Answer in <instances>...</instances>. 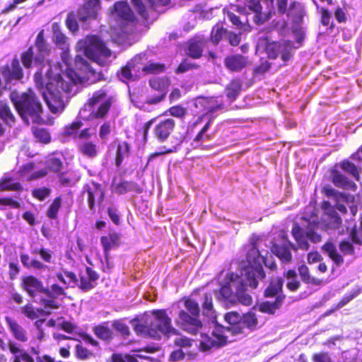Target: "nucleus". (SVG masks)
I'll use <instances>...</instances> for the list:
<instances>
[{
  "label": "nucleus",
  "instance_id": "f257e3e1",
  "mask_svg": "<svg viewBox=\"0 0 362 362\" xmlns=\"http://www.w3.org/2000/svg\"><path fill=\"white\" fill-rule=\"evenodd\" d=\"M35 47L38 53L35 57L32 47L22 54L23 64L27 69H30L33 64L39 67L34 76L35 84L39 88L45 87L42 95L50 111L54 114L61 113L65 107L67 94L71 93V84L62 75L59 64L52 65L45 62L49 49L43 37V31L37 35Z\"/></svg>",
  "mask_w": 362,
  "mask_h": 362
},
{
  "label": "nucleus",
  "instance_id": "f03ea898",
  "mask_svg": "<svg viewBox=\"0 0 362 362\" xmlns=\"http://www.w3.org/2000/svg\"><path fill=\"white\" fill-rule=\"evenodd\" d=\"M53 37L55 43L63 50L62 59L66 66L63 77L71 84V88L78 83L90 84L104 79L103 72L91 67L86 59L88 58L101 66H106L111 62L112 52L99 37L90 36L78 42L76 47L78 54L74 60L76 71L71 68L65 35L62 33H57Z\"/></svg>",
  "mask_w": 362,
  "mask_h": 362
},
{
  "label": "nucleus",
  "instance_id": "7ed1b4c3",
  "mask_svg": "<svg viewBox=\"0 0 362 362\" xmlns=\"http://www.w3.org/2000/svg\"><path fill=\"white\" fill-rule=\"evenodd\" d=\"M267 251L259 250L253 244L247 254L248 265L239 273L227 274L219 291L215 292L217 300L225 307L229 308L238 303L250 305L252 303L250 291L257 287L259 280L265 277L262 264L265 262Z\"/></svg>",
  "mask_w": 362,
  "mask_h": 362
},
{
  "label": "nucleus",
  "instance_id": "20e7f679",
  "mask_svg": "<svg viewBox=\"0 0 362 362\" xmlns=\"http://www.w3.org/2000/svg\"><path fill=\"white\" fill-rule=\"evenodd\" d=\"M239 4L230 7L226 16L236 26H240L244 21L248 22L249 16L253 21L261 25L271 18L272 13L286 16L291 15V6L288 8L287 0H238Z\"/></svg>",
  "mask_w": 362,
  "mask_h": 362
},
{
  "label": "nucleus",
  "instance_id": "39448f33",
  "mask_svg": "<svg viewBox=\"0 0 362 362\" xmlns=\"http://www.w3.org/2000/svg\"><path fill=\"white\" fill-rule=\"evenodd\" d=\"M134 330L137 334L160 339L162 336L170 337L177 334L172 326L171 318L166 310H153L151 315L144 317L139 322H133Z\"/></svg>",
  "mask_w": 362,
  "mask_h": 362
},
{
  "label": "nucleus",
  "instance_id": "423d86ee",
  "mask_svg": "<svg viewBox=\"0 0 362 362\" xmlns=\"http://www.w3.org/2000/svg\"><path fill=\"white\" fill-rule=\"evenodd\" d=\"M224 317L230 327H226L216 323L210 334H202L199 345L201 351H210L212 349L223 346L228 341H230L229 338L231 336L238 334H235L233 329L236 325L240 324L241 315L238 312L232 311L226 313Z\"/></svg>",
  "mask_w": 362,
  "mask_h": 362
},
{
  "label": "nucleus",
  "instance_id": "0eeeda50",
  "mask_svg": "<svg viewBox=\"0 0 362 362\" xmlns=\"http://www.w3.org/2000/svg\"><path fill=\"white\" fill-rule=\"evenodd\" d=\"M10 99L27 125L44 122L42 105L34 91L30 89L27 92L14 90L11 92Z\"/></svg>",
  "mask_w": 362,
  "mask_h": 362
},
{
  "label": "nucleus",
  "instance_id": "6e6552de",
  "mask_svg": "<svg viewBox=\"0 0 362 362\" xmlns=\"http://www.w3.org/2000/svg\"><path fill=\"white\" fill-rule=\"evenodd\" d=\"M177 325L189 334L194 335L199 332L202 337V334L204 333L202 332L203 324L200 320L198 303L191 298L183 299L177 303Z\"/></svg>",
  "mask_w": 362,
  "mask_h": 362
},
{
  "label": "nucleus",
  "instance_id": "1a4fd4ad",
  "mask_svg": "<svg viewBox=\"0 0 362 362\" xmlns=\"http://www.w3.org/2000/svg\"><path fill=\"white\" fill-rule=\"evenodd\" d=\"M146 54L141 53L136 55L127 64L121 69L118 74L119 78L124 82L134 81L141 75L156 74L165 71L163 64L151 62L146 64Z\"/></svg>",
  "mask_w": 362,
  "mask_h": 362
},
{
  "label": "nucleus",
  "instance_id": "9d476101",
  "mask_svg": "<svg viewBox=\"0 0 362 362\" xmlns=\"http://www.w3.org/2000/svg\"><path fill=\"white\" fill-rule=\"evenodd\" d=\"M297 45L291 40H281L279 42H269L267 38L259 40V45L265 47L268 57L270 59H276L280 57L284 62H288L292 57L294 49L298 48L304 40L305 33L302 28H296L293 31Z\"/></svg>",
  "mask_w": 362,
  "mask_h": 362
},
{
  "label": "nucleus",
  "instance_id": "9b49d317",
  "mask_svg": "<svg viewBox=\"0 0 362 362\" xmlns=\"http://www.w3.org/2000/svg\"><path fill=\"white\" fill-rule=\"evenodd\" d=\"M283 284L284 280L281 278H275L271 280L269 286L265 290V296L276 297L274 301L267 300L259 304L258 308L261 313L273 315L281 307L284 299V296L281 293Z\"/></svg>",
  "mask_w": 362,
  "mask_h": 362
},
{
  "label": "nucleus",
  "instance_id": "f8f14e48",
  "mask_svg": "<svg viewBox=\"0 0 362 362\" xmlns=\"http://www.w3.org/2000/svg\"><path fill=\"white\" fill-rule=\"evenodd\" d=\"M112 105V98L108 96L105 90L95 92L88 102L84 105L80 112L82 115L86 111L95 118H103L109 111Z\"/></svg>",
  "mask_w": 362,
  "mask_h": 362
},
{
  "label": "nucleus",
  "instance_id": "ddd939ff",
  "mask_svg": "<svg viewBox=\"0 0 362 362\" xmlns=\"http://www.w3.org/2000/svg\"><path fill=\"white\" fill-rule=\"evenodd\" d=\"M324 214L322 216V226L326 230L336 229L338 233L341 234L343 229L340 230L341 219L338 216L336 209L344 214L346 212V207L344 204L337 203L334 206L330 205L329 202H325L323 204Z\"/></svg>",
  "mask_w": 362,
  "mask_h": 362
},
{
  "label": "nucleus",
  "instance_id": "4468645a",
  "mask_svg": "<svg viewBox=\"0 0 362 362\" xmlns=\"http://www.w3.org/2000/svg\"><path fill=\"white\" fill-rule=\"evenodd\" d=\"M113 16L122 33H128L132 31L135 16L126 2L119 1L115 4Z\"/></svg>",
  "mask_w": 362,
  "mask_h": 362
},
{
  "label": "nucleus",
  "instance_id": "2eb2a0df",
  "mask_svg": "<svg viewBox=\"0 0 362 362\" xmlns=\"http://www.w3.org/2000/svg\"><path fill=\"white\" fill-rule=\"evenodd\" d=\"M292 235L298 244V247L303 250H308L309 243H317L322 240L321 235L317 233L314 226H309L307 229L301 228L298 224L294 223L292 228Z\"/></svg>",
  "mask_w": 362,
  "mask_h": 362
},
{
  "label": "nucleus",
  "instance_id": "dca6fc26",
  "mask_svg": "<svg viewBox=\"0 0 362 362\" xmlns=\"http://www.w3.org/2000/svg\"><path fill=\"white\" fill-rule=\"evenodd\" d=\"M149 85L152 89L158 91V94L149 96L146 102L149 104H157L165 98L170 81L166 77H153L149 81Z\"/></svg>",
  "mask_w": 362,
  "mask_h": 362
},
{
  "label": "nucleus",
  "instance_id": "f3484780",
  "mask_svg": "<svg viewBox=\"0 0 362 362\" xmlns=\"http://www.w3.org/2000/svg\"><path fill=\"white\" fill-rule=\"evenodd\" d=\"M259 320L257 314L253 311H250L241 315V320L239 325L234 327L235 334H246L259 327Z\"/></svg>",
  "mask_w": 362,
  "mask_h": 362
},
{
  "label": "nucleus",
  "instance_id": "a211bd4d",
  "mask_svg": "<svg viewBox=\"0 0 362 362\" xmlns=\"http://www.w3.org/2000/svg\"><path fill=\"white\" fill-rule=\"evenodd\" d=\"M291 250H296L297 247L284 236L282 237L280 243H274L272 247V252L277 256L283 263H289L291 261Z\"/></svg>",
  "mask_w": 362,
  "mask_h": 362
},
{
  "label": "nucleus",
  "instance_id": "6ab92c4d",
  "mask_svg": "<svg viewBox=\"0 0 362 362\" xmlns=\"http://www.w3.org/2000/svg\"><path fill=\"white\" fill-rule=\"evenodd\" d=\"M351 159L355 163L344 160L341 163V167L344 172L349 173L354 178L358 180L359 177L358 172L362 169V146L361 149L353 154Z\"/></svg>",
  "mask_w": 362,
  "mask_h": 362
},
{
  "label": "nucleus",
  "instance_id": "aec40b11",
  "mask_svg": "<svg viewBox=\"0 0 362 362\" xmlns=\"http://www.w3.org/2000/svg\"><path fill=\"white\" fill-rule=\"evenodd\" d=\"M196 112L206 111L207 113H213L222 107L217 100L214 98H205L199 96L193 101Z\"/></svg>",
  "mask_w": 362,
  "mask_h": 362
},
{
  "label": "nucleus",
  "instance_id": "412c9836",
  "mask_svg": "<svg viewBox=\"0 0 362 362\" xmlns=\"http://www.w3.org/2000/svg\"><path fill=\"white\" fill-rule=\"evenodd\" d=\"M84 190L88 194V206L91 210H94L95 203H101L103 201V189L101 185L92 182L85 186Z\"/></svg>",
  "mask_w": 362,
  "mask_h": 362
},
{
  "label": "nucleus",
  "instance_id": "4be33fe9",
  "mask_svg": "<svg viewBox=\"0 0 362 362\" xmlns=\"http://www.w3.org/2000/svg\"><path fill=\"white\" fill-rule=\"evenodd\" d=\"M5 322L8 326L9 332L15 339L23 343L28 341L29 337L27 330L15 319L6 316L5 317Z\"/></svg>",
  "mask_w": 362,
  "mask_h": 362
},
{
  "label": "nucleus",
  "instance_id": "5701e85b",
  "mask_svg": "<svg viewBox=\"0 0 362 362\" xmlns=\"http://www.w3.org/2000/svg\"><path fill=\"white\" fill-rule=\"evenodd\" d=\"M175 127V121L173 119H166L157 124L153 129L155 137L160 142L167 140Z\"/></svg>",
  "mask_w": 362,
  "mask_h": 362
},
{
  "label": "nucleus",
  "instance_id": "b1692460",
  "mask_svg": "<svg viewBox=\"0 0 362 362\" xmlns=\"http://www.w3.org/2000/svg\"><path fill=\"white\" fill-rule=\"evenodd\" d=\"M23 286L24 290L33 298H35L38 294L45 295V288H44L42 283L33 276L25 277L23 279Z\"/></svg>",
  "mask_w": 362,
  "mask_h": 362
},
{
  "label": "nucleus",
  "instance_id": "393cba45",
  "mask_svg": "<svg viewBox=\"0 0 362 362\" xmlns=\"http://www.w3.org/2000/svg\"><path fill=\"white\" fill-rule=\"evenodd\" d=\"M99 0H88L78 11V18L80 21H86L90 18H95L100 9Z\"/></svg>",
  "mask_w": 362,
  "mask_h": 362
},
{
  "label": "nucleus",
  "instance_id": "a878e982",
  "mask_svg": "<svg viewBox=\"0 0 362 362\" xmlns=\"http://www.w3.org/2000/svg\"><path fill=\"white\" fill-rule=\"evenodd\" d=\"M1 74L6 83L12 82L13 80L16 81L22 78L23 70L20 66L19 61L14 59L11 62V66H6L2 68Z\"/></svg>",
  "mask_w": 362,
  "mask_h": 362
},
{
  "label": "nucleus",
  "instance_id": "bb28decb",
  "mask_svg": "<svg viewBox=\"0 0 362 362\" xmlns=\"http://www.w3.org/2000/svg\"><path fill=\"white\" fill-rule=\"evenodd\" d=\"M8 349L12 354L11 360L13 362H35V358L22 349L21 345L16 342L10 341Z\"/></svg>",
  "mask_w": 362,
  "mask_h": 362
},
{
  "label": "nucleus",
  "instance_id": "cd10ccee",
  "mask_svg": "<svg viewBox=\"0 0 362 362\" xmlns=\"http://www.w3.org/2000/svg\"><path fill=\"white\" fill-rule=\"evenodd\" d=\"M134 8L136 9L138 13L146 21H148L151 18V15H153L154 11H157L159 12L158 7L160 6H167L170 4L169 2L165 4H153L150 2L149 0H147L148 4L151 5L149 7H147L141 0H131Z\"/></svg>",
  "mask_w": 362,
  "mask_h": 362
},
{
  "label": "nucleus",
  "instance_id": "c85d7f7f",
  "mask_svg": "<svg viewBox=\"0 0 362 362\" xmlns=\"http://www.w3.org/2000/svg\"><path fill=\"white\" fill-rule=\"evenodd\" d=\"M114 191L119 194H124L127 192H134L140 194L143 192L142 188L134 182L122 181L114 185Z\"/></svg>",
  "mask_w": 362,
  "mask_h": 362
},
{
  "label": "nucleus",
  "instance_id": "c756f323",
  "mask_svg": "<svg viewBox=\"0 0 362 362\" xmlns=\"http://www.w3.org/2000/svg\"><path fill=\"white\" fill-rule=\"evenodd\" d=\"M332 182L338 187L355 190L356 184L338 170L332 172Z\"/></svg>",
  "mask_w": 362,
  "mask_h": 362
},
{
  "label": "nucleus",
  "instance_id": "7c9ffc66",
  "mask_svg": "<svg viewBox=\"0 0 362 362\" xmlns=\"http://www.w3.org/2000/svg\"><path fill=\"white\" fill-rule=\"evenodd\" d=\"M120 235L116 232H110L107 235L100 238V243L103 245L104 252L107 253L119 244Z\"/></svg>",
  "mask_w": 362,
  "mask_h": 362
},
{
  "label": "nucleus",
  "instance_id": "2f4dec72",
  "mask_svg": "<svg viewBox=\"0 0 362 362\" xmlns=\"http://www.w3.org/2000/svg\"><path fill=\"white\" fill-rule=\"evenodd\" d=\"M247 63V58L240 54L228 57L225 60L226 67L233 71H240Z\"/></svg>",
  "mask_w": 362,
  "mask_h": 362
},
{
  "label": "nucleus",
  "instance_id": "473e14b6",
  "mask_svg": "<svg viewBox=\"0 0 362 362\" xmlns=\"http://www.w3.org/2000/svg\"><path fill=\"white\" fill-rule=\"evenodd\" d=\"M0 118L7 125L11 127L14 124L16 119L11 111L8 104L2 100H0Z\"/></svg>",
  "mask_w": 362,
  "mask_h": 362
},
{
  "label": "nucleus",
  "instance_id": "72a5a7b5",
  "mask_svg": "<svg viewBox=\"0 0 362 362\" xmlns=\"http://www.w3.org/2000/svg\"><path fill=\"white\" fill-rule=\"evenodd\" d=\"M62 158L63 156L59 153L48 156L46 160V168L52 172L59 173L63 167Z\"/></svg>",
  "mask_w": 362,
  "mask_h": 362
},
{
  "label": "nucleus",
  "instance_id": "f704fd0d",
  "mask_svg": "<svg viewBox=\"0 0 362 362\" xmlns=\"http://www.w3.org/2000/svg\"><path fill=\"white\" fill-rule=\"evenodd\" d=\"M346 230L349 232V237L340 242L339 247L344 255H352L354 254L355 245H357V244L352 240L350 235L351 230H349V227L346 228ZM358 246L359 245H358Z\"/></svg>",
  "mask_w": 362,
  "mask_h": 362
},
{
  "label": "nucleus",
  "instance_id": "c9c22d12",
  "mask_svg": "<svg viewBox=\"0 0 362 362\" xmlns=\"http://www.w3.org/2000/svg\"><path fill=\"white\" fill-rule=\"evenodd\" d=\"M81 153L88 158H93L98 155V146L90 141H84L79 147Z\"/></svg>",
  "mask_w": 362,
  "mask_h": 362
},
{
  "label": "nucleus",
  "instance_id": "e433bc0d",
  "mask_svg": "<svg viewBox=\"0 0 362 362\" xmlns=\"http://www.w3.org/2000/svg\"><path fill=\"white\" fill-rule=\"evenodd\" d=\"M202 312L203 315L208 317L214 318L215 317L211 293H206L204 295L202 302Z\"/></svg>",
  "mask_w": 362,
  "mask_h": 362
},
{
  "label": "nucleus",
  "instance_id": "4c0bfd02",
  "mask_svg": "<svg viewBox=\"0 0 362 362\" xmlns=\"http://www.w3.org/2000/svg\"><path fill=\"white\" fill-rule=\"evenodd\" d=\"M204 45V40L203 39L191 41L188 47L189 55L193 58L200 57L202 54Z\"/></svg>",
  "mask_w": 362,
  "mask_h": 362
},
{
  "label": "nucleus",
  "instance_id": "58836bf2",
  "mask_svg": "<svg viewBox=\"0 0 362 362\" xmlns=\"http://www.w3.org/2000/svg\"><path fill=\"white\" fill-rule=\"evenodd\" d=\"M323 250L328 256L337 264L341 265L344 262L341 255L337 252L335 245L332 243H327L323 246Z\"/></svg>",
  "mask_w": 362,
  "mask_h": 362
},
{
  "label": "nucleus",
  "instance_id": "ea45409f",
  "mask_svg": "<svg viewBox=\"0 0 362 362\" xmlns=\"http://www.w3.org/2000/svg\"><path fill=\"white\" fill-rule=\"evenodd\" d=\"M58 180L62 187H72L78 180V177L73 172H65L58 176Z\"/></svg>",
  "mask_w": 362,
  "mask_h": 362
},
{
  "label": "nucleus",
  "instance_id": "a19ab883",
  "mask_svg": "<svg viewBox=\"0 0 362 362\" xmlns=\"http://www.w3.org/2000/svg\"><path fill=\"white\" fill-rule=\"evenodd\" d=\"M298 272L301 280L305 284L318 286L322 283L321 280L310 275L308 267L304 264L298 267Z\"/></svg>",
  "mask_w": 362,
  "mask_h": 362
},
{
  "label": "nucleus",
  "instance_id": "79ce46f5",
  "mask_svg": "<svg viewBox=\"0 0 362 362\" xmlns=\"http://www.w3.org/2000/svg\"><path fill=\"white\" fill-rule=\"evenodd\" d=\"M287 279L286 287L291 291H296L300 285V281L298 280V276L296 271L290 269L286 273Z\"/></svg>",
  "mask_w": 362,
  "mask_h": 362
},
{
  "label": "nucleus",
  "instance_id": "37998d69",
  "mask_svg": "<svg viewBox=\"0 0 362 362\" xmlns=\"http://www.w3.org/2000/svg\"><path fill=\"white\" fill-rule=\"evenodd\" d=\"M22 189L21 185L11 177H4L0 182L1 190L18 191Z\"/></svg>",
  "mask_w": 362,
  "mask_h": 362
},
{
  "label": "nucleus",
  "instance_id": "c03bdc74",
  "mask_svg": "<svg viewBox=\"0 0 362 362\" xmlns=\"http://www.w3.org/2000/svg\"><path fill=\"white\" fill-rule=\"evenodd\" d=\"M114 127V123L107 121L105 122L100 127L99 129V137L103 142H106L110 137V135Z\"/></svg>",
  "mask_w": 362,
  "mask_h": 362
},
{
  "label": "nucleus",
  "instance_id": "a18cd8bd",
  "mask_svg": "<svg viewBox=\"0 0 362 362\" xmlns=\"http://www.w3.org/2000/svg\"><path fill=\"white\" fill-rule=\"evenodd\" d=\"M129 146L127 142H122L117 146V156H116V165L119 166L124 158L129 155Z\"/></svg>",
  "mask_w": 362,
  "mask_h": 362
},
{
  "label": "nucleus",
  "instance_id": "49530a36",
  "mask_svg": "<svg viewBox=\"0 0 362 362\" xmlns=\"http://www.w3.org/2000/svg\"><path fill=\"white\" fill-rule=\"evenodd\" d=\"M242 85L239 81H233L226 89V95L231 100H234L239 95Z\"/></svg>",
  "mask_w": 362,
  "mask_h": 362
},
{
  "label": "nucleus",
  "instance_id": "de8ad7c7",
  "mask_svg": "<svg viewBox=\"0 0 362 362\" xmlns=\"http://www.w3.org/2000/svg\"><path fill=\"white\" fill-rule=\"evenodd\" d=\"M95 334L103 340H108L112 338V331L104 325L96 326L94 328Z\"/></svg>",
  "mask_w": 362,
  "mask_h": 362
},
{
  "label": "nucleus",
  "instance_id": "09e8293b",
  "mask_svg": "<svg viewBox=\"0 0 362 362\" xmlns=\"http://www.w3.org/2000/svg\"><path fill=\"white\" fill-rule=\"evenodd\" d=\"M223 37H226V30H224L222 27H220L218 25L214 26L211 33V40L213 42V44H218Z\"/></svg>",
  "mask_w": 362,
  "mask_h": 362
},
{
  "label": "nucleus",
  "instance_id": "8fccbe9b",
  "mask_svg": "<svg viewBox=\"0 0 362 362\" xmlns=\"http://www.w3.org/2000/svg\"><path fill=\"white\" fill-rule=\"evenodd\" d=\"M42 310L35 309L31 304L21 308V313L30 320H35L40 317Z\"/></svg>",
  "mask_w": 362,
  "mask_h": 362
},
{
  "label": "nucleus",
  "instance_id": "3c124183",
  "mask_svg": "<svg viewBox=\"0 0 362 362\" xmlns=\"http://www.w3.org/2000/svg\"><path fill=\"white\" fill-rule=\"evenodd\" d=\"M64 294V289L56 284H52L49 288H45V295L48 298H56Z\"/></svg>",
  "mask_w": 362,
  "mask_h": 362
},
{
  "label": "nucleus",
  "instance_id": "603ef678",
  "mask_svg": "<svg viewBox=\"0 0 362 362\" xmlns=\"http://www.w3.org/2000/svg\"><path fill=\"white\" fill-rule=\"evenodd\" d=\"M61 206V199L59 197L56 198L52 204L49 207L47 215L50 218H56L57 217L58 211Z\"/></svg>",
  "mask_w": 362,
  "mask_h": 362
},
{
  "label": "nucleus",
  "instance_id": "864d4df0",
  "mask_svg": "<svg viewBox=\"0 0 362 362\" xmlns=\"http://www.w3.org/2000/svg\"><path fill=\"white\" fill-rule=\"evenodd\" d=\"M350 235L354 243L358 245H362V218L361 221V227L354 226L350 231Z\"/></svg>",
  "mask_w": 362,
  "mask_h": 362
},
{
  "label": "nucleus",
  "instance_id": "5fc2aeb1",
  "mask_svg": "<svg viewBox=\"0 0 362 362\" xmlns=\"http://www.w3.org/2000/svg\"><path fill=\"white\" fill-rule=\"evenodd\" d=\"M211 119H210L209 121L204 125V127L202 128V129L197 135L194 141L202 142L204 141H209L211 139V136L210 135L206 134V132L208 131V129L211 125Z\"/></svg>",
  "mask_w": 362,
  "mask_h": 362
},
{
  "label": "nucleus",
  "instance_id": "6e6d98bb",
  "mask_svg": "<svg viewBox=\"0 0 362 362\" xmlns=\"http://www.w3.org/2000/svg\"><path fill=\"white\" fill-rule=\"evenodd\" d=\"M112 327L124 337L129 336L130 334L128 326L121 320L114 321L112 322Z\"/></svg>",
  "mask_w": 362,
  "mask_h": 362
},
{
  "label": "nucleus",
  "instance_id": "4d7b16f0",
  "mask_svg": "<svg viewBox=\"0 0 362 362\" xmlns=\"http://www.w3.org/2000/svg\"><path fill=\"white\" fill-rule=\"evenodd\" d=\"M79 288L83 291H88L95 287L93 284L86 276V274L81 276Z\"/></svg>",
  "mask_w": 362,
  "mask_h": 362
},
{
  "label": "nucleus",
  "instance_id": "13d9d810",
  "mask_svg": "<svg viewBox=\"0 0 362 362\" xmlns=\"http://www.w3.org/2000/svg\"><path fill=\"white\" fill-rule=\"evenodd\" d=\"M76 352L78 358L81 359H87L93 356V354L83 347L81 344L76 346Z\"/></svg>",
  "mask_w": 362,
  "mask_h": 362
},
{
  "label": "nucleus",
  "instance_id": "bf43d9fd",
  "mask_svg": "<svg viewBox=\"0 0 362 362\" xmlns=\"http://www.w3.org/2000/svg\"><path fill=\"white\" fill-rule=\"evenodd\" d=\"M50 192V189L42 187L37 189H35L33 191V195L34 197L38 199L40 201H42L49 195Z\"/></svg>",
  "mask_w": 362,
  "mask_h": 362
},
{
  "label": "nucleus",
  "instance_id": "052dcab7",
  "mask_svg": "<svg viewBox=\"0 0 362 362\" xmlns=\"http://www.w3.org/2000/svg\"><path fill=\"white\" fill-rule=\"evenodd\" d=\"M30 356L35 357L36 362H54L50 357L48 356H39V351L37 349L32 347L29 352H27Z\"/></svg>",
  "mask_w": 362,
  "mask_h": 362
},
{
  "label": "nucleus",
  "instance_id": "680f3d73",
  "mask_svg": "<svg viewBox=\"0 0 362 362\" xmlns=\"http://www.w3.org/2000/svg\"><path fill=\"white\" fill-rule=\"evenodd\" d=\"M359 295V291L353 289L351 293L346 294L339 302L337 307L341 308Z\"/></svg>",
  "mask_w": 362,
  "mask_h": 362
},
{
  "label": "nucleus",
  "instance_id": "e2e57ef3",
  "mask_svg": "<svg viewBox=\"0 0 362 362\" xmlns=\"http://www.w3.org/2000/svg\"><path fill=\"white\" fill-rule=\"evenodd\" d=\"M107 214L111 221L115 225H119L120 223V214L116 207L109 206L107 208Z\"/></svg>",
  "mask_w": 362,
  "mask_h": 362
},
{
  "label": "nucleus",
  "instance_id": "0e129e2a",
  "mask_svg": "<svg viewBox=\"0 0 362 362\" xmlns=\"http://www.w3.org/2000/svg\"><path fill=\"white\" fill-rule=\"evenodd\" d=\"M35 137L44 144H47L50 141L49 134L44 129H37L35 132Z\"/></svg>",
  "mask_w": 362,
  "mask_h": 362
},
{
  "label": "nucleus",
  "instance_id": "69168bd1",
  "mask_svg": "<svg viewBox=\"0 0 362 362\" xmlns=\"http://www.w3.org/2000/svg\"><path fill=\"white\" fill-rule=\"evenodd\" d=\"M65 278L66 279V286L75 287L78 285V281L76 274L71 272L64 271Z\"/></svg>",
  "mask_w": 362,
  "mask_h": 362
},
{
  "label": "nucleus",
  "instance_id": "338daca9",
  "mask_svg": "<svg viewBox=\"0 0 362 362\" xmlns=\"http://www.w3.org/2000/svg\"><path fill=\"white\" fill-rule=\"evenodd\" d=\"M313 362H332L329 355L325 352H320L313 356Z\"/></svg>",
  "mask_w": 362,
  "mask_h": 362
},
{
  "label": "nucleus",
  "instance_id": "774afa93",
  "mask_svg": "<svg viewBox=\"0 0 362 362\" xmlns=\"http://www.w3.org/2000/svg\"><path fill=\"white\" fill-rule=\"evenodd\" d=\"M66 24L71 32H75L78 30L77 21L74 14L70 13L68 15Z\"/></svg>",
  "mask_w": 362,
  "mask_h": 362
}]
</instances>
